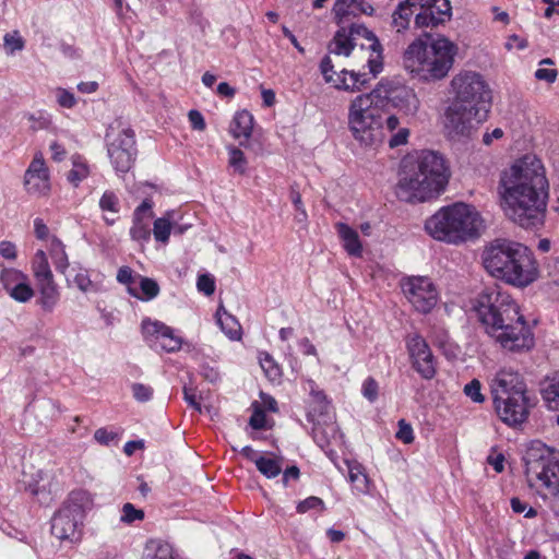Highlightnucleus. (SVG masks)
Wrapping results in <instances>:
<instances>
[{
    "label": "nucleus",
    "instance_id": "obj_1",
    "mask_svg": "<svg viewBox=\"0 0 559 559\" xmlns=\"http://www.w3.org/2000/svg\"><path fill=\"white\" fill-rule=\"evenodd\" d=\"M498 194L510 221L524 228L543 225L549 182L542 160L533 154L516 159L500 174Z\"/></svg>",
    "mask_w": 559,
    "mask_h": 559
},
{
    "label": "nucleus",
    "instance_id": "obj_2",
    "mask_svg": "<svg viewBox=\"0 0 559 559\" xmlns=\"http://www.w3.org/2000/svg\"><path fill=\"white\" fill-rule=\"evenodd\" d=\"M473 309L486 333L503 349L523 353L534 347V333L519 304L500 286L483 289L474 299Z\"/></svg>",
    "mask_w": 559,
    "mask_h": 559
},
{
    "label": "nucleus",
    "instance_id": "obj_3",
    "mask_svg": "<svg viewBox=\"0 0 559 559\" xmlns=\"http://www.w3.org/2000/svg\"><path fill=\"white\" fill-rule=\"evenodd\" d=\"M486 272L508 285L524 288L539 276L538 263L524 245L503 238L488 242L481 252Z\"/></svg>",
    "mask_w": 559,
    "mask_h": 559
},
{
    "label": "nucleus",
    "instance_id": "obj_4",
    "mask_svg": "<svg viewBox=\"0 0 559 559\" xmlns=\"http://www.w3.org/2000/svg\"><path fill=\"white\" fill-rule=\"evenodd\" d=\"M450 178L449 167L442 155L424 151L416 159L402 162L396 195L400 200L416 203L438 197Z\"/></svg>",
    "mask_w": 559,
    "mask_h": 559
},
{
    "label": "nucleus",
    "instance_id": "obj_5",
    "mask_svg": "<svg viewBox=\"0 0 559 559\" xmlns=\"http://www.w3.org/2000/svg\"><path fill=\"white\" fill-rule=\"evenodd\" d=\"M457 46L444 36L425 34L413 40L403 53L404 69L425 83L444 79L454 63Z\"/></svg>",
    "mask_w": 559,
    "mask_h": 559
},
{
    "label": "nucleus",
    "instance_id": "obj_6",
    "mask_svg": "<svg viewBox=\"0 0 559 559\" xmlns=\"http://www.w3.org/2000/svg\"><path fill=\"white\" fill-rule=\"evenodd\" d=\"M385 106L386 96L382 95L381 84L350 102L347 124L360 145L372 147L383 142L382 116Z\"/></svg>",
    "mask_w": 559,
    "mask_h": 559
},
{
    "label": "nucleus",
    "instance_id": "obj_7",
    "mask_svg": "<svg viewBox=\"0 0 559 559\" xmlns=\"http://www.w3.org/2000/svg\"><path fill=\"white\" fill-rule=\"evenodd\" d=\"M481 223L473 206L459 202L441 207L427 218L425 230L436 240L457 245L477 236Z\"/></svg>",
    "mask_w": 559,
    "mask_h": 559
},
{
    "label": "nucleus",
    "instance_id": "obj_8",
    "mask_svg": "<svg viewBox=\"0 0 559 559\" xmlns=\"http://www.w3.org/2000/svg\"><path fill=\"white\" fill-rule=\"evenodd\" d=\"M333 39L328 46L330 53L348 57L356 46L367 55V68L372 75H378L383 70V48L373 32L365 25L352 23L338 25Z\"/></svg>",
    "mask_w": 559,
    "mask_h": 559
},
{
    "label": "nucleus",
    "instance_id": "obj_9",
    "mask_svg": "<svg viewBox=\"0 0 559 559\" xmlns=\"http://www.w3.org/2000/svg\"><path fill=\"white\" fill-rule=\"evenodd\" d=\"M526 475L530 481H537L548 493L559 492V459L540 442L533 445L525 457Z\"/></svg>",
    "mask_w": 559,
    "mask_h": 559
},
{
    "label": "nucleus",
    "instance_id": "obj_10",
    "mask_svg": "<svg viewBox=\"0 0 559 559\" xmlns=\"http://www.w3.org/2000/svg\"><path fill=\"white\" fill-rule=\"evenodd\" d=\"M488 109L452 102L444 114V129L452 140L468 138L487 119Z\"/></svg>",
    "mask_w": 559,
    "mask_h": 559
},
{
    "label": "nucleus",
    "instance_id": "obj_11",
    "mask_svg": "<svg viewBox=\"0 0 559 559\" xmlns=\"http://www.w3.org/2000/svg\"><path fill=\"white\" fill-rule=\"evenodd\" d=\"M451 88L455 96L453 102L489 110L490 90L479 73L461 71L451 80Z\"/></svg>",
    "mask_w": 559,
    "mask_h": 559
},
{
    "label": "nucleus",
    "instance_id": "obj_12",
    "mask_svg": "<svg viewBox=\"0 0 559 559\" xmlns=\"http://www.w3.org/2000/svg\"><path fill=\"white\" fill-rule=\"evenodd\" d=\"M108 157L119 174H127L133 166L136 157L134 131L122 129L114 134L112 128L106 133Z\"/></svg>",
    "mask_w": 559,
    "mask_h": 559
},
{
    "label": "nucleus",
    "instance_id": "obj_13",
    "mask_svg": "<svg viewBox=\"0 0 559 559\" xmlns=\"http://www.w3.org/2000/svg\"><path fill=\"white\" fill-rule=\"evenodd\" d=\"M402 288L408 301L418 312L428 313L437 305L438 292L429 277H408Z\"/></svg>",
    "mask_w": 559,
    "mask_h": 559
},
{
    "label": "nucleus",
    "instance_id": "obj_14",
    "mask_svg": "<svg viewBox=\"0 0 559 559\" xmlns=\"http://www.w3.org/2000/svg\"><path fill=\"white\" fill-rule=\"evenodd\" d=\"M142 333L146 344L154 350L175 353L181 348L182 340L165 323L145 319L142 321Z\"/></svg>",
    "mask_w": 559,
    "mask_h": 559
},
{
    "label": "nucleus",
    "instance_id": "obj_15",
    "mask_svg": "<svg viewBox=\"0 0 559 559\" xmlns=\"http://www.w3.org/2000/svg\"><path fill=\"white\" fill-rule=\"evenodd\" d=\"M492 401L498 417L509 426L523 424L533 406L527 391Z\"/></svg>",
    "mask_w": 559,
    "mask_h": 559
},
{
    "label": "nucleus",
    "instance_id": "obj_16",
    "mask_svg": "<svg viewBox=\"0 0 559 559\" xmlns=\"http://www.w3.org/2000/svg\"><path fill=\"white\" fill-rule=\"evenodd\" d=\"M420 9L415 16L416 28H433L451 19V4L449 0H423Z\"/></svg>",
    "mask_w": 559,
    "mask_h": 559
},
{
    "label": "nucleus",
    "instance_id": "obj_17",
    "mask_svg": "<svg viewBox=\"0 0 559 559\" xmlns=\"http://www.w3.org/2000/svg\"><path fill=\"white\" fill-rule=\"evenodd\" d=\"M407 348L414 369L424 379H432L436 374V362L426 341L419 335H414L407 340Z\"/></svg>",
    "mask_w": 559,
    "mask_h": 559
},
{
    "label": "nucleus",
    "instance_id": "obj_18",
    "mask_svg": "<svg viewBox=\"0 0 559 559\" xmlns=\"http://www.w3.org/2000/svg\"><path fill=\"white\" fill-rule=\"evenodd\" d=\"M24 188L31 195H46L50 190L49 170L41 153H36L24 175Z\"/></svg>",
    "mask_w": 559,
    "mask_h": 559
},
{
    "label": "nucleus",
    "instance_id": "obj_19",
    "mask_svg": "<svg viewBox=\"0 0 559 559\" xmlns=\"http://www.w3.org/2000/svg\"><path fill=\"white\" fill-rule=\"evenodd\" d=\"M51 535L59 540L78 542L81 536L80 527L83 520L73 514L68 508L61 507L51 518Z\"/></svg>",
    "mask_w": 559,
    "mask_h": 559
},
{
    "label": "nucleus",
    "instance_id": "obj_20",
    "mask_svg": "<svg viewBox=\"0 0 559 559\" xmlns=\"http://www.w3.org/2000/svg\"><path fill=\"white\" fill-rule=\"evenodd\" d=\"M523 377L513 369H500L490 381L492 400L526 392Z\"/></svg>",
    "mask_w": 559,
    "mask_h": 559
},
{
    "label": "nucleus",
    "instance_id": "obj_21",
    "mask_svg": "<svg viewBox=\"0 0 559 559\" xmlns=\"http://www.w3.org/2000/svg\"><path fill=\"white\" fill-rule=\"evenodd\" d=\"M152 206V202L145 199L133 212L130 237L140 245H144L151 239V224L154 216Z\"/></svg>",
    "mask_w": 559,
    "mask_h": 559
},
{
    "label": "nucleus",
    "instance_id": "obj_22",
    "mask_svg": "<svg viewBox=\"0 0 559 559\" xmlns=\"http://www.w3.org/2000/svg\"><path fill=\"white\" fill-rule=\"evenodd\" d=\"M333 14L337 25L346 24L350 15H371L373 7L366 0H335Z\"/></svg>",
    "mask_w": 559,
    "mask_h": 559
},
{
    "label": "nucleus",
    "instance_id": "obj_23",
    "mask_svg": "<svg viewBox=\"0 0 559 559\" xmlns=\"http://www.w3.org/2000/svg\"><path fill=\"white\" fill-rule=\"evenodd\" d=\"M382 95L386 96V104L391 102L394 107L407 115H413L419 107V99L413 90L407 87H399L388 91L382 86Z\"/></svg>",
    "mask_w": 559,
    "mask_h": 559
},
{
    "label": "nucleus",
    "instance_id": "obj_24",
    "mask_svg": "<svg viewBox=\"0 0 559 559\" xmlns=\"http://www.w3.org/2000/svg\"><path fill=\"white\" fill-rule=\"evenodd\" d=\"M383 139L389 133L390 138L388 144L391 148L399 147L407 143L409 130L406 127H401L400 119L390 115L385 119L382 117Z\"/></svg>",
    "mask_w": 559,
    "mask_h": 559
},
{
    "label": "nucleus",
    "instance_id": "obj_25",
    "mask_svg": "<svg viewBox=\"0 0 559 559\" xmlns=\"http://www.w3.org/2000/svg\"><path fill=\"white\" fill-rule=\"evenodd\" d=\"M305 390L309 391L310 394L308 417L314 420L316 417L328 414L330 404L324 392L319 389L317 383L311 379L307 380Z\"/></svg>",
    "mask_w": 559,
    "mask_h": 559
},
{
    "label": "nucleus",
    "instance_id": "obj_26",
    "mask_svg": "<svg viewBox=\"0 0 559 559\" xmlns=\"http://www.w3.org/2000/svg\"><path fill=\"white\" fill-rule=\"evenodd\" d=\"M368 70V73L364 71H348L345 69L342 70L340 72L341 81H337V88L349 92L360 91L362 87L367 86L372 79L377 76L370 73L369 68Z\"/></svg>",
    "mask_w": 559,
    "mask_h": 559
},
{
    "label": "nucleus",
    "instance_id": "obj_27",
    "mask_svg": "<svg viewBox=\"0 0 559 559\" xmlns=\"http://www.w3.org/2000/svg\"><path fill=\"white\" fill-rule=\"evenodd\" d=\"M252 129L253 116L249 111L241 110L235 114L229 131L235 139L240 140V145H245L250 139Z\"/></svg>",
    "mask_w": 559,
    "mask_h": 559
},
{
    "label": "nucleus",
    "instance_id": "obj_28",
    "mask_svg": "<svg viewBox=\"0 0 559 559\" xmlns=\"http://www.w3.org/2000/svg\"><path fill=\"white\" fill-rule=\"evenodd\" d=\"M94 504L92 493L84 489L73 490L67 501L63 503V508H68L73 514L84 520L86 511L91 510Z\"/></svg>",
    "mask_w": 559,
    "mask_h": 559
},
{
    "label": "nucleus",
    "instance_id": "obj_29",
    "mask_svg": "<svg viewBox=\"0 0 559 559\" xmlns=\"http://www.w3.org/2000/svg\"><path fill=\"white\" fill-rule=\"evenodd\" d=\"M335 227L345 251L352 257H361L362 245L358 233L345 223H337Z\"/></svg>",
    "mask_w": 559,
    "mask_h": 559
},
{
    "label": "nucleus",
    "instance_id": "obj_30",
    "mask_svg": "<svg viewBox=\"0 0 559 559\" xmlns=\"http://www.w3.org/2000/svg\"><path fill=\"white\" fill-rule=\"evenodd\" d=\"M37 286L40 294L38 304L45 311L51 312L60 299V293L57 284L55 283L53 278H51L38 282Z\"/></svg>",
    "mask_w": 559,
    "mask_h": 559
},
{
    "label": "nucleus",
    "instance_id": "obj_31",
    "mask_svg": "<svg viewBox=\"0 0 559 559\" xmlns=\"http://www.w3.org/2000/svg\"><path fill=\"white\" fill-rule=\"evenodd\" d=\"M136 284L139 288L130 287L129 295L142 301L153 300L160 292L158 283L151 277L138 275Z\"/></svg>",
    "mask_w": 559,
    "mask_h": 559
},
{
    "label": "nucleus",
    "instance_id": "obj_32",
    "mask_svg": "<svg viewBox=\"0 0 559 559\" xmlns=\"http://www.w3.org/2000/svg\"><path fill=\"white\" fill-rule=\"evenodd\" d=\"M217 323L222 331L233 341H237L241 336V325L237 319L228 313L222 306L216 311Z\"/></svg>",
    "mask_w": 559,
    "mask_h": 559
},
{
    "label": "nucleus",
    "instance_id": "obj_33",
    "mask_svg": "<svg viewBox=\"0 0 559 559\" xmlns=\"http://www.w3.org/2000/svg\"><path fill=\"white\" fill-rule=\"evenodd\" d=\"M175 211H168L163 217L154 221L152 233L156 241L162 243L168 242L175 223Z\"/></svg>",
    "mask_w": 559,
    "mask_h": 559
},
{
    "label": "nucleus",
    "instance_id": "obj_34",
    "mask_svg": "<svg viewBox=\"0 0 559 559\" xmlns=\"http://www.w3.org/2000/svg\"><path fill=\"white\" fill-rule=\"evenodd\" d=\"M142 559H174L173 548L159 539H150L144 547Z\"/></svg>",
    "mask_w": 559,
    "mask_h": 559
},
{
    "label": "nucleus",
    "instance_id": "obj_35",
    "mask_svg": "<svg viewBox=\"0 0 559 559\" xmlns=\"http://www.w3.org/2000/svg\"><path fill=\"white\" fill-rule=\"evenodd\" d=\"M49 254L56 270L64 274L70 265L69 258L64 245L56 237L50 239Z\"/></svg>",
    "mask_w": 559,
    "mask_h": 559
},
{
    "label": "nucleus",
    "instance_id": "obj_36",
    "mask_svg": "<svg viewBox=\"0 0 559 559\" xmlns=\"http://www.w3.org/2000/svg\"><path fill=\"white\" fill-rule=\"evenodd\" d=\"M348 479L357 493H367L369 491V479L360 464L348 465Z\"/></svg>",
    "mask_w": 559,
    "mask_h": 559
},
{
    "label": "nucleus",
    "instance_id": "obj_37",
    "mask_svg": "<svg viewBox=\"0 0 559 559\" xmlns=\"http://www.w3.org/2000/svg\"><path fill=\"white\" fill-rule=\"evenodd\" d=\"M543 399L551 411H559V374L550 378L542 389Z\"/></svg>",
    "mask_w": 559,
    "mask_h": 559
},
{
    "label": "nucleus",
    "instance_id": "obj_38",
    "mask_svg": "<svg viewBox=\"0 0 559 559\" xmlns=\"http://www.w3.org/2000/svg\"><path fill=\"white\" fill-rule=\"evenodd\" d=\"M255 467L266 478H274L282 473L283 462L281 459L271 455H262L257 460Z\"/></svg>",
    "mask_w": 559,
    "mask_h": 559
},
{
    "label": "nucleus",
    "instance_id": "obj_39",
    "mask_svg": "<svg viewBox=\"0 0 559 559\" xmlns=\"http://www.w3.org/2000/svg\"><path fill=\"white\" fill-rule=\"evenodd\" d=\"M90 175V166L81 155L72 156V169L69 171L68 180L75 187Z\"/></svg>",
    "mask_w": 559,
    "mask_h": 559
},
{
    "label": "nucleus",
    "instance_id": "obj_40",
    "mask_svg": "<svg viewBox=\"0 0 559 559\" xmlns=\"http://www.w3.org/2000/svg\"><path fill=\"white\" fill-rule=\"evenodd\" d=\"M33 272L34 276L38 282L47 281L53 278L52 272L50 270L46 253L44 250H38L35 253L33 260Z\"/></svg>",
    "mask_w": 559,
    "mask_h": 559
},
{
    "label": "nucleus",
    "instance_id": "obj_41",
    "mask_svg": "<svg viewBox=\"0 0 559 559\" xmlns=\"http://www.w3.org/2000/svg\"><path fill=\"white\" fill-rule=\"evenodd\" d=\"M76 287L84 294L98 293L102 289L99 283L92 281L91 275L86 269L80 267L73 278Z\"/></svg>",
    "mask_w": 559,
    "mask_h": 559
},
{
    "label": "nucleus",
    "instance_id": "obj_42",
    "mask_svg": "<svg viewBox=\"0 0 559 559\" xmlns=\"http://www.w3.org/2000/svg\"><path fill=\"white\" fill-rule=\"evenodd\" d=\"M259 362L261 368L263 369L265 376L272 380H280L282 376L281 367L274 360V358L266 352H262L259 354Z\"/></svg>",
    "mask_w": 559,
    "mask_h": 559
},
{
    "label": "nucleus",
    "instance_id": "obj_43",
    "mask_svg": "<svg viewBox=\"0 0 559 559\" xmlns=\"http://www.w3.org/2000/svg\"><path fill=\"white\" fill-rule=\"evenodd\" d=\"M59 403L52 399H41L33 404L34 411L46 419L53 418L60 413Z\"/></svg>",
    "mask_w": 559,
    "mask_h": 559
},
{
    "label": "nucleus",
    "instance_id": "obj_44",
    "mask_svg": "<svg viewBox=\"0 0 559 559\" xmlns=\"http://www.w3.org/2000/svg\"><path fill=\"white\" fill-rule=\"evenodd\" d=\"M26 277L24 273L15 269H4L0 273V281L8 293Z\"/></svg>",
    "mask_w": 559,
    "mask_h": 559
},
{
    "label": "nucleus",
    "instance_id": "obj_45",
    "mask_svg": "<svg viewBox=\"0 0 559 559\" xmlns=\"http://www.w3.org/2000/svg\"><path fill=\"white\" fill-rule=\"evenodd\" d=\"M228 154H229V166L233 167L234 171L243 175L246 173L247 168V159L245 157V154L241 150L235 146L228 147Z\"/></svg>",
    "mask_w": 559,
    "mask_h": 559
},
{
    "label": "nucleus",
    "instance_id": "obj_46",
    "mask_svg": "<svg viewBox=\"0 0 559 559\" xmlns=\"http://www.w3.org/2000/svg\"><path fill=\"white\" fill-rule=\"evenodd\" d=\"M10 297L19 302H27L34 296V290L31 287L27 277L21 282L17 286H14L12 290L8 293Z\"/></svg>",
    "mask_w": 559,
    "mask_h": 559
},
{
    "label": "nucleus",
    "instance_id": "obj_47",
    "mask_svg": "<svg viewBox=\"0 0 559 559\" xmlns=\"http://www.w3.org/2000/svg\"><path fill=\"white\" fill-rule=\"evenodd\" d=\"M320 71L326 83H332L337 88V81H341L340 73L334 71V64L329 55L324 56L320 62Z\"/></svg>",
    "mask_w": 559,
    "mask_h": 559
},
{
    "label": "nucleus",
    "instance_id": "obj_48",
    "mask_svg": "<svg viewBox=\"0 0 559 559\" xmlns=\"http://www.w3.org/2000/svg\"><path fill=\"white\" fill-rule=\"evenodd\" d=\"M144 519V511L136 509L132 503L127 502L121 508L120 522L124 524H132L136 521Z\"/></svg>",
    "mask_w": 559,
    "mask_h": 559
},
{
    "label": "nucleus",
    "instance_id": "obj_49",
    "mask_svg": "<svg viewBox=\"0 0 559 559\" xmlns=\"http://www.w3.org/2000/svg\"><path fill=\"white\" fill-rule=\"evenodd\" d=\"M99 207L103 212L117 214L120 210L119 199L112 191H105L99 200Z\"/></svg>",
    "mask_w": 559,
    "mask_h": 559
},
{
    "label": "nucleus",
    "instance_id": "obj_50",
    "mask_svg": "<svg viewBox=\"0 0 559 559\" xmlns=\"http://www.w3.org/2000/svg\"><path fill=\"white\" fill-rule=\"evenodd\" d=\"M4 48L8 55H13L24 48V40L17 31L7 33L3 37Z\"/></svg>",
    "mask_w": 559,
    "mask_h": 559
},
{
    "label": "nucleus",
    "instance_id": "obj_51",
    "mask_svg": "<svg viewBox=\"0 0 559 559\" xmlns=\"http://www.w3.org/2000/svg\"><path fill=\"white\" fill-rule=\"evenodd\" d=\"M297 512L302 514L309 510L319 509L320 511L325 510L324 501L316 496H310L297 504Z\"/></svg>",
    "mask_w": 559,
    "mask_h": 559
},
{
    "label": "nucleus",
    "instance_id": "obj_52",
    "mask_svg": "<svg viewBox=\"0 0 559 559\" xmlns=\"http://www.w3.org/2000/svg\"><path fill=\"white\" fill-rule=\"evenodd\" d=\"M138 275L139 274H133V271L131 267L129 266H121L119 270H118V273H117V281L120 283V284H123L127 286V292L129 293V288L130 287H136L135 284L138 282Z\"/></svg>",
    "mask_w": 559,
    "mask_h": 559
},
{
    "label": "nucleus",
    "instance_id": "obj_53",
    "mask_svg": "<svg viewBox=\"0 0 559 559\" xmlns=\"http://www.w3.org/2000/svg\"><path fill=\"white\" fill-rule=\"evenodd\" d=\"M399 430L395 433L396 439L405 444H411L414 441V430L405 419H400L397 423Z\"/></svg>",
    "mask_w": 559,
    "mask_h": 559
},
{
    "label": "nucleus",
    "instance_id": "obj_54",
    "mask_svg": "<svg viewBox=\"0 0 559 559\" xmlns=\"http://www.w3.org/2000/svg\"><path fill=\"white\" fill-rule=\"evenodd\" d=\"M480 390L481 384L477 379H473L464 386V393L475 403H483L485 401Z\"/></svg>",
    "mask_w": 559,
    "mask_h": 559
},
{
    "label": "nucleus",
    "instance_id": "obj_55",
    "mask_svg": "<svg viewBox=\"0 0 559 559\" xmlns=\"http://www.w3.org/2000/svg\"><path fill=\"white\" fill-rule=\"evenodd\" d=\"M56 97L58 104L63 108H73L76 105V98L74 94L66 88L58 87L56 90Z\"/></svg>",
    "mask_w": 559,
    "mask_h": 559
},
{
    "label": "nucleus",
    "instance_id": "obj_56",
    "mask_svg": "<svg viewBox=\"0 0 559 559\" xmlns=\"http://www.w3.org/2000/svg\"><path fill=\"white\" fill-rule=\"evenodd\" d=\"M197 287L199 292L203 293L206 296H211L215 292V281L210 274L199 275L197 281Z\"/></svg>",
    "mask_w": 559,
    "mask_h": 559
},
{
    "label": "nucleus",
    "instance_id": "obj_57",
    "mask_svg": "<svg viewBox=\"0 0 559 559\" xmlns=\"http://www.w3.org/2000/svg\"><path fill=\"white\" fill-rule=\"evenodd\" d=\"M94 439L102 445H109L118 440V433L107 428H98L94 433Z\"/></svg>",
    "mask_w": 559,
    "mask_h": 559
},
{
    "label": "nucleus",
    "instance_id": "obj_58",
    "mask_svg": "<svg viewBox=\"0 0 559 559\" xmlns=\"http://www.w3.org/2000/svg\"><path fill=\"white\" fill-rule=\"evenodd\" d=\"M132 393L136 401L147 402L153 395V389L142 383L132 384Z\"/></svg>",
    "mask_w": 559,
    "mask_h": 559
},
{
    "label": "nucleus",
    "instance_id": "obj_59",
    "mask_svg": "<svg viewBox=\"0 0 559 559\" xmlns=\"http://www.w3.org/2000/svg\"><path fill=\"white\" fill-rule=\"evenodd\" d=\"M183 399L190 407H192L197 412L201 413L200 396L197 393V390L194 388L185 386L183 388Z\"/></svg>",
    "mask_w": 559,
    "mask_h": 559
},
{
    "label": "nucleus",
    "instance_id": "obj_60",
    "mask_svg": "<svg viewBox=\"0 0 559 559\" xmlns=\"http://www.w3.org/2000/svg\"><path fill=\"white\" fill-rule=\"evenodd\" d=\"M200 374L204 380L211 383H216L221 379L218 369L210 364L200 366Z\"/></svg>",
    "mask_w": 559,
    "mask_h": 559
},
{
    "label": "nucleus",
    "instance_id": "obj_61",
    "mask_svg": "<svg viewBox=\"0 0 559 559\" xmlns=\"http://www.w3.org/2000/svg\"><path fill=\"white\" fill-rule=\"evenodd\" d=\"M265 421L266 416L264 411L257 406L249 419V425L255 430H261L265 427Z\"/></svg>",
    "mask_w": 559,
    "mask_h": 559
},
{
    "label": "nucleus",
    "instance_id": "obj_62",
    "mask_svg": "<svg viewBox=\"0 0 559 559\" xmlns=\"http://www.w3.org/2000/svg\"><path fill=\"white\" fill-rule=\"evenodd\" d=\"M362 394L370 402H373L378 396V383L372 378H368L362 384Z\"/></svg>",
    "mask_w": 559,
    "mask_h": 559
},
{
    "label": "nucleus",
    "instance_id": "obj_63",
    "mask_svg": "<svg viewBox=\"0 0 559 559\" xmlns=\"http://www.w3.org/2000/svg\"><path fill=\"white\" fill-rule=\"evenodd\" d=\"M290 198H292V202H293L296 211L301 212V214H302V217L299 218V222L305 223L307 221V212L302 204L300 193L297 190H295L294 188H292Z\"/></svg>",
    "mask_w": 559,
    "mask_h": 559
},
{
    "label": "nucleus",
    "instance_id": "obj_64",
    "mask_svg": "<svg viewBox=\"0 0 559 559\" xmlns=\"http://www.w3.org/2000/svg\"><path fill=\"white\" fill-rule=\"evenodd\" d=\"M188 118L191 123V127L194 130L203 131L205 129V121L200 111L194 109L190 110L188 114Z\"/></svg>",
    "mask_w": 559,
    "mask_h": 559
}]
</instances>
